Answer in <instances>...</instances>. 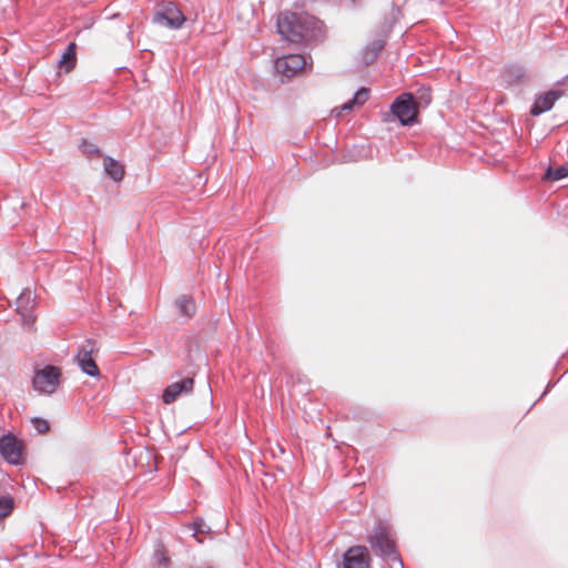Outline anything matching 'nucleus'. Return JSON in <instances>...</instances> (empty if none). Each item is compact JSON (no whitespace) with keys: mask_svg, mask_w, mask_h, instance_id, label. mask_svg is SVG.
Masks as SVG:
<instances>
[{"mask_svg":"<svg viewBox=\"0 0 568 568\" xmlns=\"http://www.w3.org/2000/svg\"><path fill=\"white\" fill-rule=\"evenodd\" d=\"M305 65V57L296 53L278 57L274 62L276 71L287 78L295 75L298 71L303 70Z\"/></svg>","mask_w":568,"mask_h":568,"instance_id":"obj_9","label":"nucleus"},{"mask_svg":"<svg viewBox=\"0 0 568 568\" xmlns=\"http://www.w3.org/2000/svg\"><path fill=\"white\" fill-rule=\"evenodd\" d=\"M176 307L181 315L190 318L196 313V305L193 298L182 295L176 300Z\"/></svg>","mask_w":568,"mask_h":568,"instance_id":"obj_16","label":"nucleus"},{"mask_svg":"<svg viewBox=\"0 0 568 568\" xmlns=\"http://www.w3.org/2000/svg\"><path fill=\"white\" fill-rule=\"evenodd\" d=\"M32 424H33V427L36 428V430L39 434H44L50 428L49 423L45 419L41 418V417H34L32 419Z\"/></svg>","mask_w":568,"mask_h":568,"instance_id":"obj_23","label":"nucleus"},{"mask_svg":"<svg viewBox=\"0 0 568 568\" xmlns=\"http://www.w3.org/2000/svg\"><path fill=\"white\" fill-rule=\"evenodd\" d=\"M276 26L281 37L291 43L320 41L324 37L323 22L308 14L281 12Z\"/></svg>","mask_w":568,"mask_h":568,"instance_id":"obj_1","label":"nucleus"},{"mask_svg":"<svg viewBox=\"0 0 568 568\" xmlns=\"http://www.w3.org/2000/svg\"><path fill=\"white\" fill-rule=\"evenodd\" d=\"M94 352L95 341L88 338L79 347L78 353L75 355V361L80 366L81 371L91 377L100 376V369L95 363V359L92 356Z\"/></svg>","mask_w":568,"mask_h":568,"instance_id":"obj_6","label":"nucleus"},{"mask_svg":"<svg viewBox=\"0 0 568 568\" xmlns=\"http://www.w3.org/2000/svg\"><path fill=\"white\" fill-rule=\"evenodd\" d=\"M14 507V499L10 495L0 496V519L9 516Z\"/></svg>","mask_w":568,"mask_h":568,"instance_id":"obj_20","label":"nucleus"},{"mask_svg":"<svg viewBox=\"0 0 568 568\" xmlns=\"http://www.w3.org/2000/svg\"><path fill=\"white\" fill-rule=\"evenodd\" d=\"M368 98H369V90L367 88L362 87L355 92V94L353 95V98L351 100H348L341 106L334 108L332 110V113L336 118H339L343 114V112H351L355 108H358V106H362L363 104H365L366 101L368 100Z\"/></svg>","mask_w":568,"mask_h":568,"instance_id":"obj_12","label":"nucleus"},{"mask_svg":"<svg viewBox=\"0 0 568 568\" xmlns=\"http://www.w3.org/2000/svg\"><path fill=\"white\" fill-rule=\"evenodd\" d=\"M185 21L183 12L173 3L168 2L154 14V22L164 24L171 29H179Z\"/></svg>","mask_w":568,"mask_h":568,"instance_id":"obj_8","label":"nucleus"},{"mask_svg":"<svg viewBox=\"0 0 568 568\" xmlns=\"http://www.w3.org/2000/svg\"><path fill=\"white\" fill-rule=\"evenodd\" d=\"M559 98V93L555 91L547 92L544 95L537 98L530 109V114L534 116H538L544 112L549 111L555 101Z\"/></svg>","mask_w":568,"mask_h":568,"instance_id":"obj_13","label":"nucleus"},{"mask_svg":"<svg viewBox=\"0 0 568 568\" xmlns=\"http://www.w3.org/2000/svg\"><path fill=\"white\" fill-rule=\"evenodd\" d=\"M385 47L383 39L373 40L365 49L363 60L366 65L373 63Z\"/></svg>","mask_w":568,"mask_h":568,"instance_id":"obj_15","label":"nucleus"},{"mask_svg":"<svg viewBox=\"0 0 568 568\" xmlns=\"http://www.w3.org/2000/svg\"><path fill=\"white\" fill-rule=\"evenodd\" d=\"M202 523H197V521H194V534L193 536L195 537L196 536V532H201L202 531Z\"/></svg>","mask_w":568,"mask_h":568,"instance_id":"obj_25","label":"nucleus"},{"mask_svg":"<svg viewBox=\"0 0 568 568\" xmlns=\"http://www.w3.org/2000/svg\"><path fill=\"white\" fill-rule=\"evenodd\" d=\"M390 116L397 119L404 126L417 123L418 110L414 94L406 92L398 95L392 103L389 113L386 114L384 121H389Z\"/></svg>","mask_w":568,"mask_h":568,"instance_id":"obj_3","label":"nucleus"},{"mask_svg":"<svg viewBox=\"0 0 568 568\" xmlns=\"http://www.w3.org/2000/svg\"><path fill=\"white\" fill-rule=\"evenodd\" d=\"M154 559L158 561L159 565L163 566L164 568L169 567V558L165 556L162 547L155 549Z\"/></svg>","mask_w":568,"mask_h":568,"instance_id":"obj_24","label":"nucleus"},{"mask_svg":"<svg viewBox=\"0 0 568 568\" xmlns=\"http://www.w3.org/2000/svg\"><path fill=\"white\" fill-rule=\"evenodd\" d=\"M524 78L525 71L520 67H508L503 72V79L509 85L520 83Z\"/></svg>","mask_w":568,"mask_h":568,"instance_id":"obj_18","label":"nucleus"},{"mask_svg":"<svg viewBox=\"0 0 568 568\" xmlns=\"http://www.w3.org/2000/svg\"><path fill=\"white\" fill-rule=\"evenodd\" d=\"M22 443L11 433L0 436V455L2 458L14 466L24 463L22 455Z\"/></svg>","mask_w":568,"mask_h":568,"instance_id":"obj_5","label":"nucleus"},{"mask_svg":"<svg viewBox=\"0 0 568 568\" xmlns=\"http://www.w3.org/2000/svg\"><path fill=\"white\" fill-rule=\"evenodd\" d=\"M109 179L114 182H120L125 174L124 165L109 156Z\"/></svg>","mask_w":568,"mask_h":568,"instance_id":"obj_19","label":"nucleus"},{"mask_svg":"<svg viewBox=\"0 0 568 568\" xmlns=\"http://www.w3.org/2000/svg\"><path fill=\"white\" fill-rule=\"evenodd\" d=\"M568 176V166L561 165L557 169L548 168L545 174V179L549 181H559Z\"/></svg>","mask_w":568,"mask_h":568,"instance_id":"obj_22","label":"nucleus"},{"mask_svg":"<svg viewBox=\"0 0 568 568\" xmlns=\"http://www.w3.org/2000/svg\"><path fill=\"white\" fill-rule=\"evenodd\" d=\"M77 63V44L74 42H70L64 52L61 55V59L59 60V67L61 70H64L65 72L71 71Z\"/></svg>","mask_w":568,"mask_h":568,"instance_id":"obj_14","label":"nucleus"},{"mask_svg":"<svg viewBox=\"0 0 568 568\" xmlns=\"http://www.w3.org/2000/svg\"><path fill=\"white\" fill-rule=\"evenodd\" d=\"M83 154L89 158H102L103 159V172L106 173V155H103L102 151L92 142L83 140L79 145Z\"/></svg>","mask_w":568,"mask_h":568,"instance_id":"obj_17","label":"nucleus"},{"mask_svg":"<svg viewBox=\"0 0 568 568\" xmlns=\"http://www.w3.org/2000/svg\"><path fill=\"white\" fill-rule=\"evenodd\" d=\"M367 540L372 550L382 556L386 560L395 561L399 568H404L403 560L397 552L395 540L392 536L390 529L378 521L373 532L368 535Z\"/></svg>","mask_w":568,"mask_h":568,"instance_id":"obj_2","label":"nucleus"},{"mask_svg":"<svg viewBox=\"0 0 568 568\" xmlns=\"http://www.w3.org/2000/svg\"><path fill=\"white\" fill-rule=\"evenodd\" d=\"M194 381L191 377L182 378L165 387L162 394V400L165 404L173 403L179 396L190 394L193 390Z\"/></svg>","mask_w":568,"mask_h":568,"instance_id":"obj_11","label":"nucleus"},{"mask_svg":"<svg viewBox=\"0 0 568 568\" xmlns=\"http://www.w3.org/2000/svg\"><path fill=\"white\" fill-rule=\"evenodd\" d=\"M415 102L417 103V109L419 106H427L432 102V92L429 88H420L417 90L414 95Z\"/></svg>","mask_w":568,"mask_h":568,"instance_id":"obj_21","label":"nucleus"},{"mask_svg":"<svg viewBox=\"0 0 568 568\" xmlns=\"http://www.w3.org/2000/svg\"><path fill=\"white\" fill-rule=\"evenodd\" d=\"M61 368L54 365H44L42 368L36 369L32 377V387L40 394H53L61 378Z\"/></svg>","mask_w":568,"mask_h":568,"instance_id":"obj_4","label":"nucleus"},{"mask_svg":"<svg viewBox=\"0 0 568 568\" xmlns=\"http://www.w3.org/2000/svg\"><path fill=\"white\" fill-rule=\"evenodd\" d=\"M371 558L368 549L365 546H353L348 548L344 556L341 568H369Z\"/></svg>","mask_w":568,"mask_h":568,"instance_id":"obj_10","label":"nucleus"},{"mask_svg":"<svg viewBox=\"0 0 568 568\" xmlns=\"http://www.w3.org/2000/svg\"><path fill=\"white\" fill-rule=\"evenodd\" d=\"M16 304L17 313L21 315L22 325L30 329L36 322V316L33 315L36 297L33 292L29 288L23 290L18 296Z\"/></svg>","mask_w":568,"mask_h":568,"instance_id":"obj_7","label":"nucleus"}]
</instances>
